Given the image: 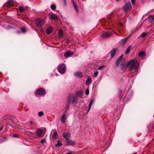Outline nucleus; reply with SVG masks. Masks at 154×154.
<instances>
[{
  "instance_id": "nucleus-39",
  "label": "nucleus",
  "mask_w": 154,
  "mask_h": 154,
  "mask_svg": "<svg viewBox=\"0 0 154 154\" xmlns=\"http://www.w3.org/2000/svg\"><path fill=\"white\" fill-rule=\"evenodd\" d=\"M98 74V72L97 71L94 73V76L95 77H97V76Z\"/></svg>"
},
{
  "instance_id": "nucleus-11",
  "label": "nucleus",
  "mask_w": 154,
  "mask_h": 154,
  "mask_svg": "<svg viewBox=\"0 0 154 154\" xmlns=\"http://www.w3.org/2000/svg\"><path fill=\"white\" fill-rule=\"evenodd\" d=\"M49 17L51 19H53L55 20H58V18L55 14H52L49 15Z\"/></svg>"
},
{
  "instance_id": "nucleus-33",
  "label": "nucleus",
  "mask_w": 154,
  "mask_h": 154,
  "mask_svg": "<svg viewBox=\"0 0 154 154\" xmlns=\"http://www.w3.org/2000/svg\"><path fill=\"white\" fill-rule=\"evenodd\" d=\"M51 8L52 10H54L56 8V6L54 4H52L51 6Z\"/></svg>"
},
{
  "instance_id": "nucleus-42",
  "label": "nucleus",
  "mask_w": 154,
  "mask_h": 154,
  "mask_svg": "<svg viewBox=\"0 0 154 154\" xmlns=\"http://www.w3.org/2000/svg\"><path fill=\"white\" fill-rule=\"evenodd\" d=\"M3 127H1L0 128V131H2L3 129Z\"/></svg>"
},
{
  "instance_id": "nucleus-46",
  "label": "nucleus",
  "mask_w": 154,
  "mask_h": 154,
  "mask_svg": "<svg viewBox=\"0 0 154 154\" xmlns=\"http://www.w3.org/2000/svg\"><path fill=\"white\" fill-rule=\"evenodd\" d=\"M153 128H154V125L153 126Z\"/></svg>"
},
{
  "instance_id": "nucleus-20",
  "label": "nucleus",
  "mask_w": 154,
  "mask_h": 154,
  "mask_svg": "<svg viewBox=\"0 0 154 154\" xmlns=\"http://www.w3.org/2000/svg\"><path fill=\"white\" fill-rule=\"evenodd\" d=\"M26 7H24L22 6H20L19 8V9L20 12H23L24 11H25Z\"/></svg>"
},
{
  "instance_id": "nucleus-5",
  "label": "nucleus",
  "mask_w": 154,
  "mask_h": 154,
  "mask_svg": "<svg viewBox=\"0 0 154 154\" xmlns=\"http://www.w3.org/2000/svg\"><path fill=\"white\" fill-rule=\"evenodd\" d=\"M58 70L61 73H64L66 71V67L64 64L59 65L58 68Z\"/></svg>"
},
{
  "instance_id": "nucleus-6",
  "label": "nucleus",
  "mask_w": 154,
  "mask_h": 154,
  "mask_svg": "<svg viewBox=\"0 0 154 154\" xmlns=\"http://www.w3.org/2000/svg\"><path fill=\"white\" fill-rule=\"evenodd\" d=\"M131 9V6L130 2H127L124 7L125 11H127Z\"/></svg>"
},
{
  "instance_id": "nucleus-28",
  "label": "nucleus",
  "mask_w": 154,
  "mask_h": 154,
  "mask_svg": "<svg viewBox=\"0 0 154 154\" xmlns=\"http://www.w3.org/2000/svg\"><path fill=\"white\" fill-rule=\"evenodd\" d=\"M147 33L144 32L142 33L139 36V38H144L147 35Z\"/></svg>"
},
{
  "instance_id": "nucleus-14",
  "label": "nucleus",
  "mask_w": 154,
  "mask_h": 154,
  "mask_svg": "<svg viewBox=\"0 0 154 154\" xmlns=\"http://www.w3.org/2000/svg\"><path fill=\"white\" fill-rule=\"evenodd\" d=\"M66 119V114L63 113L61 117V121L63 123H64Z\"/></svg>"
},
{
  "instance_id": "nucleus-45",
  "label": "nucleus",
  "mask_w": 154,
  "mask_h": 154,
  "mask_svg": "<svg viewBox=\"0 0 154 154\" xmlns=\"http://www.w3.org/2000/svg\"><path fill=\"white\" fill-rule=\"evenodd\" d=\"M119 91L121 93L122 92V91L121 90H120Z\"/></svg>"
},
{
  "instance_id": "nucleus-41",
  "label": "nucleus",
  "mask_w": 154,
  "mask_h": 154,
  "mask_svg": "<svg viewBox=\"0 0 154 154\" xmlns=\"http://www.w3.org/2000/svg\"><path fill=\"white\" fill-rule=\"evenodd\" d=\"M13 136L14 137H17V138H18L19 137V136L17 134H13Z\"/></svg>"
},
{
  "instance_id": "nucleus-24",
  "label": "nucleus",
  "mask_w": 154,
  "mask_h": 154,
  "mask_svg": "<svg viewBox=\"0 0 154 154\" xmlns=\"http://www.w3.org/2000/svg\"><path fill=\"white\" fill-rule=\"evenodd\" d=\"M69 108V106L68 105H66L64 108V113H66L68 110Z\"/></svg>"
},
{
  "instance_id": "nucleus-15",
  "label": "nucleus",
  "mask_w": 154,
  "mask_h": 154,
  "mask_svg": "<svg viewBox=\"0 0 154 154\" xmlns=\"http://www.w3.org/2000/svg\"><path fill=\"white\" fill-rule=\"evenodd\" d=\"M82 94L83 93L81 91H77L75 94V95L77 97V98L79 97H81Z\"/></svg>"
},
{
  "instance_id": "nucleus-23",
  "label": "nucleus",
  "mask_w": 154,
  "mask_h": 154,
  "mask_svg": "<svg viewBox=\"0 0 154 154\" xmlns=\"http://www.w3.org/2000/svg\"><path fill=\"white\" fill-rule=\"evenodd\" d=\"M52 31V28L51 27H49L47 29L46 32L48 34H49Z\"/></svg>"
},
{
  "instance_id": "nucleus-29",
  "label": "nucleus",
  "mask_w": 154,
  "mask_h": 154,
  "mask_svg": "<svg viewBox=\"0 0 154 154\" xmlns=\"http://www.w3.org/2000/svg\"><path fill=\"white\" fill-rule=\"evenodd\" d=\"M72 2H73V4L74 5V8L75 9L76 11H78V7H77L76 4L73 1Z\"/></svg>"
},
{
  "instance_id": "nucleus-12",
  "label": "nucleus",
  "mask_w": 154,
  "mask_h": 154,
  "mask_svg": "<svg viewBox=\"0 0 154 154\" xmlns=\"http://www.w3.org/2000/svg\"><path fill=\"white\" fill-rule=\"evenodd\" d=\"M64 137L66 140L69 139L70 136V133L69 132H67L66 133H64L63 134Z\"/></svg>"
},
{
  "instance_id": "nucleus-25",
  "label": "nucleus",
  "mask_w": 154,
  "mask_h": 154,
  "mask_svg": "<svg viewBox=\"0 0 154 154\" xmlns=\"http://www.w3.org/2000/svg\"><path fill=\"white\" fill-rule=\"evenodd\" d=\"M94 100H91L89 103V108H88V111H89L90 109V108L91 107V105L93 103H94Z\"/></svg>"
},
{
  "instance_id": "nucleus-4",
  "label": "nucleus",
  "mask_w": 154,
  "mask_h": 154,
  "mask_svg": "<svg viewBox=\"0 0 154 154\" xmlns=\"http://www.w3.org/2000/svg\"><path fill=\"white\" fill-rule=\"evenodd\" d=\"M44 20L41 18L37 19L35 21L36 24L39 26H43L44 24Z\"/></svg>"
},
{
  "instance_id": "nucleus-8",
  "label": "nucleus",
  "mask_w": 154,
  "mask_h": 154,
  "mask_svg": "<svg viewBox=\"0 0 154 154\" xmlns=\"http://www.w3.org/2000/svg\"><path fill=\"white\" fill-rule=\"evenodd\" d=\"M67 145H75V141L70 140L69 139L66 140Z\"/></svg>"
},
{
  "instance_id": "nucleus-17",
  "label": "nucleus",
  "mask_w": 154,
  "mask_h": 154,
  "mask_svg": "<svg viewBox=\"0 0 154 154\" xmlns=\"http://www.w3.org/2000/svg\"><path fill=\"white\" fill-rule=\"evenodd\" d=\"M42 131L41 129H38L37 130L36 133L37 135L40 136L42 137Z\"/></svg>"
},
{
  "instance_id": "nucleus-43",
  "label": "nucleus",
  "mask_w": 154,
  "mask_h": 154,
  "mask_svg": "<svg viewBox=\"0 0 154 154\" xmlns=\"http://www.w3.org/2000/svg\"><path fill=\"white\" fill-rule=\"evenodd\" d=\"M30 124H31V125H32V124H33V122H30Z\"/></svg>"
},
{
  "instance_id": "nucleus-38",
  "label": "nucleus",
  "mask_w": 154,
  "mask_h": 154,
  "mask_svg": "<svg viewBox=\"0 0 154 154\" xmlns=\"http://www.w3.org/2000/svg\"><path fill=\"white\" fill-rule=\"evenodd\" d=\"M104 66H101L100 67H99L98 68V69L99 70H101L102 69H103L104 67Z\"/></svg>"
},
{
  "instance_id": "nucleus-9",
  "label": "nucleus",
  "mask_w": 154,
  "mask_h": 154,
  "mask_svg": "<svg viewBox=\"0 0 154 154\" xmlns=\"http://www.w3.org/2000/svg\"><path fill=\"white\" fill-rule=\"evenodd\" d=\"M36 93L37 94L39 95H43L45 94V92L44 90L42 88L38 90L37 91Z\"/></svg>"
},
{
  "instance_id": "nucleus-27",
  "label": "nucleus",
  "mask_w": 154,
  "mask_h": 154,
  "mask_svg": "<svg viewBox=\"0 0 154 154\" xmlns=\"http://www.w3.org/2000/svg\"><path fill=\"white\" fill-rule=\"evenodd\" d=\"M149 22H152L154 20V15L153 16H150L149 17Z\"/></svg>"
},
{
  "instance_id": "nucleus-10",
  "label": "nucleus",
  "mask_w": 154,
  "mask_h": 154,
  "mask_svg": "<svg viewBox=\"0 0 154 154\" xmlns=\"http://www.w3.org/2000/svg\"><path fill=\"white\" fill-rule=\"evenodd\" d=\"M73 54V53L71 51H68L65 53L64 56L66 57H70Z\"/></svg>"
},
{
  "instance_id": "nucleus-2",
  "label": "nucleus",
  "mask_w": 154,
  "mask_h": 154,
  "mask_svg": "<svg viewBox=\"0 0 154 154\" xmlns=\"http://www.w3.org/2000/svg\"><path fill=\"white\" fill-rule=\"evenodd\" d=\"M116 64L117 66H118L120 64V67L121 69L122 70L124 69L125 68L126 66V63L125 60L123 58V55L120 56L117 59Z\"/></svg>"
},
{
  "instance_id": "nucleus-30",
  "label": "nucleus",
  "mask_w": 154,
  "mask_h": 154,
  "mask_svg": "<svg viewBox=\"0 0 154 154\" xmlns=\"http://www.w3.org/2000/svg\"><path fill=\"white\" fill-rule=\"evenodd\" d=\"M131 47V46H129L128 47L125 52L126 54H127L129 53Z\"/></svg>"
},
{
  "instance_id": "nucleus-21",
  "label": "nucleus",
  "mask_w": 154,
  "mask_h": 154,
  "mask_svg": "<svg viewBox=\"0 0 154 154\" xmlns=\"http://www.w3.org/2000/svg\"><path fill=\"white\" fill-rule=\"evenodd\" d=\"M63 32L61 30H59L58 36L60 38H62L63 37Z\"/></svg>"
},
{
  "instance_id": "nucleus-35",
  "label": "nucleus",
  "mask_w": 154,
  "mask_h": 154,
  "mask_svg": "<svg viewBox=\"0 0 154 154\" xmlns=\"http://www.w3.org/2000/svg\"><path fill=\"white\" fill-rule=\"evenodd\" d=\"M21 31L23 32H25L26 31V28L24 27H23L20 29Z\"/></svg>"
},
{
  "instance_id": "nucleus-44",
  "label": "nucleus",
  "mask_w": 154,
  "mask_h": 154,
  "mask_svg": "<svg viewBox=\"0 0 154 154\" xmlns=\"http://www.w3.org/2000/svg\"><path fill=\"white\" fill-rule=\"evenodd\" d=\"M120 25L121 26H123V24L122 23H120Z\"/></svg>"
},
{
  "instance_id": "nucleus-3",
  "label": "nucleus",
  "mask_w": 154,
  "mask_h": 154,
  "mask_svg": "<svg viewBox=\"0 0 154 154\" xmlns=\"http://www.w3.org/2000/svg\"><path fill=\"white\" fill-rule=\"evenodd\" d=\"M77 99L75 95H70L68 97V103L69 104L72 103H77Z\"/></svg>"
},
{
  "instance_id": "nucleus-1",
  "label": "nucleus",
  "mask_w": 154,
  "mask_h": 154,
  "mask_svg": "<svg viewBox=\"0 0 154 154\" xmlns=\"http://www.w3.org/2000/svg\"><path fill=\"white\" fill-rule=\"evenodd\" d=\"M128 65L130 66V69L132 75L134 76L138 72V63L137 60L134 59L129 61Z\"/></svg>"
},
{
  "instance_id": "nucleus-31",
  "label": "nucleus",
  "mask_w": 154,
  "mask_h": 154,
  "mask_svg": "<svg viewBox=\"0 0 154 154\" xmlns=\"http://www.w3.org/2000/svg\"><path fill=\"white\" fill-rule=\"evenodd\" d=\"M58 135V134L57 131L54 132V133L53 134V137L54 138H56L57 137Z\"/></svg>"
},
{
  "instance_id": "nucleus-37",
  "label": "nucleus",
  "mask_w": 154,
  "mask_h": 154,
  "mask_svg": "<svg viewBox=\"0 0 154 154\" xmlns=\"http://www.w3.org/2000/svg\"><path fill=\"white\" fill-rule=\"evenodd\" d=\"M46 142V140L45 139H42L41 141V143L42 144H43L45 143Z\"/></svg>"
},
{
  "instance_id": "nucleus-13",
  "label": "nucleus",
  "mask_w": 154,
  "mask_h": 154,
  "mask_svg": "<svg viewBox=\"0 0 154 154\" xmlns=\"http://www.w3.org/2000/svg\"><path fill=\"white\" fill-rule=\"evenodd\" d=\"M74 75L75 76H77L78 78H81L82 77V74L80 71H78L75 73Z\"/></svg>"
},
{
  "instance_id": "nucleus-26",
  "label": "nucleus",
  "mask_w": 154,
  "mask_h": 154,
  "mask_svg": "<svg viewBox=\"0 0 154 154\" xmlns=\"http://www.w3.org/2000/svg\"><path fill=\"white\" fill-rule=\"evenodd\" d=\"M13 4V2L12 1H9L8 2V4L7 5V7H8L12 6Z\"/></svg>"
},
{
  "instance_id": "nucleus-22",
  "label": "nucleus",
  "mask_w": 154,
  "mask_h": 154,
  "mask_svg": "<svg viewBox=\"0 0 154 154\" xmlns=\"http://www.w3.org/2000/svg\"><path fill=\"white\" fill-rule=\"evenodd\" d=\"M146 54V53L145 52L142 51L140 52L139 54L138 55L139 57H143L145 56Z\"/></svg>"
},
{
  "instance_id": "nucleus-19",
  "label": "nucleus",
  "mask_w": 154,
  "mask_h": 154,
  "mask_svg": "<svg viewBox=\"0 0 154 154\" xmlns=\"http://www.w3.org/2000/svg\"><path fill=\"white\" fill-rule=\"evenodd\" d=\"M116 53V50L115 49H113L110 52V55L112 57H114Z\"/></svg>"
},
{
  "instance_id": "nucleus-36",
  "label": "nucleus",
  "mask_w": 154,
  "mask_h": 154,
  "mask_svg": "<svg viewBox=\"0 0 154 154\" xmlns=\"http://www.w3.org/2000/svg\"><path fill=\"white\" fill-rule=\"evenodd\" d=\"M89 94V90L88 88H87L85 91V94L88 95Z\"/></svg>"
},
{
  "instance_id": "nucleus-32",
  "label": "nucleus",
  "mask_w": 154,
  "mask_h": 154,
  "mask_svg": "<svg viewBox=\"0 0 154 154\" xmlns=\"http://www.w3.org/2000/svg\"><path fill=\"white\" fill-rule=\"evenodd\" d=\"M62 144L61 143L59 140H58L57 143V144L55 145L56 146H62Z\"/></svg>"
},
{
  "instance_id": "nucleus-16",
  "label": "nucleus",
  "mask_w": 154,
  "mask_h": 154,
  "mask_svg": "<svg viewBox=\"0 0 154 154\" xmlns=\"http://www.w3.org/2000/svg\"><path fill=\"white\" fill-rule=\"evenodd\" d=\"M91 80V77L89 76L88 77V79L86 82V85H88L90 84V82Z\"/></svg>"
},
{
  "instance_id": "nucleus-18",
  "label": "nucleus",
  "mask_w": 154,
  "mask_h": 154,
  "mask_svg": "<svg viewBox=\"0 0 154 154\" xmlns=\"http://www.w3.org/2000/svg\"><path fill=\"white\" fill-rule=\"evenodd\" d=\"M128 37L123 38L121 40V43L122 44L125 45L127 42Z\"/></svg>"
},
{
  "instance_id": "nucleus-7",
  "label": "nucleus",
  "mask_w": 154,
  "mask_h": 154,
  "mask_svg": "<svg viewBox=\"0 0 154 154\" xmlns=\"http://www.w3.org/2000/svg\"><path fill=\"white\" fill-rule=\"evenodd\" d=\"M112 35V34L111 32H108L103 33L102 35V37L104 38L109 37Z\"/></svg>"
},
{
  "instance_id": "nucleus-34",
  "label": "nucleus",
  "mask_w": 154,
  "mask_h": 154,
  "mask_svg": "<svg viewBox=\"0 0 154 154\" xmlns=\"http://www.w3.org/2000/svg\"><path fill=\"white\" fill-rule=\"evenodd\" d=\"M38 115L39 117H41L44 115V113L42 111H40L38 112Z\"/></svg>"
},
{
  "instance_id": "nucleus-40",
  "label": "nucleus",
  "mask_w": 154,
  "mask_h": 154,
  "mask_svg": "<svg viewBox=\"0 0 154 154\" xmlns=\"http://www.w3.org/2000/svg\"><path fill=\"white\" fill-rule=\"evenodd\" d=\"M131 2L132 4L134 5L135 4V0H131Z\"/></svg>"
}]
</instances>
